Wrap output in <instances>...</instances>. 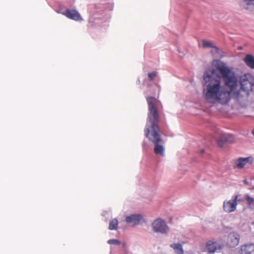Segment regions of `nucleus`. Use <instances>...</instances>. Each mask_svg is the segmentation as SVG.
I'll use <instances>...</instances> for the list:
<instances>
[{
	"label": "nucleus",
	"mask_w": 254,
	"mask_h": 254,
	"mask_svg": "<svg viewBox=\"0 0 254 254\" xmlns=\"http://www.w3.org/2000/svg\"><path fill=\"white\" fill-rule=\"evenodd\" d=\"M203 93L208 102L225 105L231 99V92L222 85L221 78L215 69L209 67L203 73Z\"/></svg>",
	"instance_id": "f257e3e1"
},
{
	"label": "nucleus",
	"mask_w": 254,
	"mask_h": 254,
	"mask_svg": "<svg viewBox=\"0 0 254 254\" xmlns=\"http://www.w3.org/2000/svg\"><path fill=\"white\" fill-rule=\"evenodd\" d=\"M146 99L148 104V113L144 129L145 135L154 144V153L157 155L164 156L165 148L163 145L159 144L162 139L159 133V114L156 106L157 99L152 96L147 97Z\"/></svg>",
	"instance_id": "f03ea898"
},
{
	"label": "nucleus",
	"mask_w": 254,
	"mask_h": 254,
	"mask_svg": "<svg viewBox=\"0 0 254 254\" xmlns=\"http://www.w3.org/2000/svg\"><path fill=\"white\" fill-rule=\"evenodd\" d=\"M212 67L220 76L221 80L222 79L225 86L230 89L231 95L232 92L235 91L238 86L239 78L237 73L220 60L214 63Z\"/></svg>",
	"instance_id": "7ed1b4c3"
},
{
	"label": "nucleus",
	"mask_w": 254,
	"mask_h": 254,
	"mask_svg": "<svg viewBox=\"0 0 254 254\" xmlns=\"http://www.w3.org/2000/svg\"><path fill=\"white\" fill-rule=\"evenodd\" d=\"M113 9L111 2L106 4H96L90 11V16L89 22L93 26H100L107 25L110 18V12Z\"/></svg>",
	"instance_id": "20e7f679"
},
{
	"label": "nucleus",
	"mask_w": 254,
	"mask_h": 254,
	"mask_svg": "<svg viewBox=\"0 0 254 254\" xmlns=\"http://www.w3.org/2000/svg\"><path fill=\"white\" fill-rule=\"evenodd\" d=\"M241 88L237 92V96H248L250 91H254V78H248L246 76H241L240 79Z\"/></svg>",
	"instance_id": "39448f33"
},
{
	"label": "nucleus",
	"mask_w": 254,
	"mask_h": 254,
	"mask_svg": "<svg viewBox=\"0 0 254 254\" xmlns=\"http://www.w3.org/2000/svg\"><path fill=\"white\" fill-rule=\"evenodd\" d=\"M152 227L154 232L161 234H167L170 229L165 221L160 218L152 222Z\"/></svg>",
	"instance_id": "423d86ee"
},
{
	"label": "nucleus",
	"mask_w": 254,
	"mask_h": 254,
	"mask_svg": "<svg viewBox=\"0 0 254 254\" xmlns=\"http://www.w3.org/2000/svg\"><path fill=\"white\" fill-rule=\"evenodd\" d=\"M238 196L234 195L231 199L228 201H224L223 202L224 210L227 213H231L234 211L238 205Z\"/></svg>",
	"instance_id": "0eeeda50"
},
{
	"label": "nucleus",
	"mask_w": 254,
	"mask_h": 254,
	"mask_svg": "<svg viewBox=\"0 0 254 254\" xmlns=\"http://www.w3.org/2000/svg\"><path fill=\"white\" fill-rule=\"evenodd\" d=\"M64 16L68 19L75 21L83 20L81 15L75 8H66L65 9V12L64 13Z\"/></svg>",
	"instance_id": "6e6552de"
},
{
	"label": "nucleus",
	"mask_w": 254,
	"mask_h": 254,
	"mask_svg": "<svg viewBox=\"0 0 254 254\" xmlns=\"http://www.w3.org/2000/svg\"><path fill=\"white\" fill-rule=\"evenodd\" d=\"M143 220V216L139 214H131L127 216L126 218V222L131 224L133 226L138 225Z\"/></svg>",
	"instance_id": "1a4fd4ad"
},
{
	"label": "nucleus",
	"mask_w": 254,
	"mask_h": 254,
	"mask_svg": "<svg viewBox=\"0 0 254 254\" xmlns=\"http://www.w3.org/2000/svg\"><path fill=\"white\" fill-rule=\"evenodd\" d=\"M235 140V137L231 134L222 133L220 138L217 140V144L219 147H222L227 143H232Z\"/></svg>",
	"instance_id": "9d476101"
},
{
	"label": "nucleus",
	"mask_w": 254,
	"mask_h": 254,
	"mask_svg": "<svg viewBox=\"0 0 254 254\" xmlns=\"http://www.w3.org/2000/svg\"><path fill=\"white\" fill-rule=\"evenodd\" d=\"M240 236L237 232H231L228 236L227 244L230 247L237 246L240 241Z\"/></svg>",
	"instance_id": "9b49d317"
},
{
	"label": "nucleus",
	"mask_w": 254,
	"mask_h": 254,
	"mask_svg": "<svg viewBox=\"0 0 254 254\" xmlns=\"http://www.w3.org/2000/svg\"><path fill=\"white\" fill-rule=\"evenodd\" d=\"M253 162V158L252 157L240 158L237 161V167L238 168H243L247 163H249L252 164Z\"/></svg>",
	"instance_id": "f8f14e48"
},
{
	"label": "nucleus",
	"mask_w": 254,
	"mask_h": 254,
	"mask_svg": "<svg viewBox=\"0 0 254 254\" xmlns=\"http://www.w3.org/2000/svg\"><path fill=\"white\" fill-rule=\"evenodd\" d=\"M254 253V244H246L241 247V254H253Z\"/></svg>",
	"instance_id": "ddd939ff"
},
{
	"label": "nucleus",
	"mask_w": 254,
	"mask_h": 254,
	"mask_svg": "<svg viewBox=\"0 0 254 254\" xmlns=\"http://www.w3.org/2000/svg\"><path fill=\"white\" fill-rule=\"evenodd\" d=\"M244 61L245 64L250 68L254 69V56L251 54H247Z\"/></svg>",
	"instance_id": "4468645a"
},
{
	"label": "nucleus",
	"mask_w": 254,
	"mask_h": 254,
	"mask_svg": "<svg viewBox=\"0 0 254 254\" xmlns=\"http://www.w3.org/2000/svg\"><path fill=\"white\" fill-rule=\"evenodd\" d=\"M218 243L216 242L209 241H208L206 246V248L208 252L213 254L217 249Z\"/></svg>",
	"instance_id": "2eb2a0df"
},
{
	"label": "nucleus",
	"mask_w": 254,
	"mask_h": 254,
	"mask_svg": "<svg viewBox=\"0 0 254 254\" xmlns=\"http://www.w3.org/2000/svg\"><path fill=\"white\" fill-rule=\"evenodd\" d=\"M170 247L174 250L176 254H184L183 246L181 244L179 243L172 244L170 245Z\"/></svg>",
	"instance_id": "dca6fc26"
},
{
	"label": "nucleus",
	"mask_w": 254,
	"mask_h": 254,
	"mask_svg": "<svg viewBox=\"0 0 254 254\" xmlns=\"http://www.w3.org/2000/svg\"><path fill=\"white\" fill-rule=\"evenodd\" d=\"M202 47L204 48H211L214 49V50L215 53H218L219 52V48L215 46L213 43H212L210 41H207L206 40H203L202 41Z\"/></svg>",
	"instance_id": "f3484780"
},
{
	"label": "nucleus",
	"mask_w": 254,
	"mask_h": 254,
	"mask_svg": "<svg viewBox=\"0 0 254 254\" xmlns=\"http://www.w3.org/2000/svg\"><path fill=\"white\" fill-rule=\"evenodd\" d=\"M118 220L116 218L112 219L109 221V229L110 230H116L118 228Z\"/></svg>",
	"instance_id": "a211bd4d"
},
{
	"label": "nucleus",
	"mask_w": 254,
	"mask_h": 254,
	"mask_svg": "<svg viewBox=\"0 0 254 254\" xmlns=\"http://www.w3.org/2000/svg\"><path fill=\"white\" fill-rule=\"evenodd\" d=\"M110 245H119L121 244V242L116 239H110L107 242Z\"/></svg>",
	"instance_id": "6ab92c4d"
},
{
	"label": "nucleus",
	"mask_w": 254,
	"mask_h": 254,
	"mask_svg": "<svg viewBox=\"0 0 254 254\" xmlns=\"http://www.w3.org/2000/svg\"><path fill=\"white\" fill-rule=\"evenodd\" d=\"M245 199L249 205H251L254 203V198L251 197L249 195L247 194L245 196Z\"/></svg>",
	"instance_id": "aec40b11"
},
{
	"label": "nucleus",
	"mask_w": 254,
	"mask_h": 254,
	"mask_svg": "<svg viewBox=\"0 0 254 254\" xmlns=\"http://www.w3.org/2000/svg\"><path fill=\"white\" fill-rule=\"evenodd\" d=\"M157 72L156 71H153L149 72L148 74V78L149 81H152L154 77L156 76Z\"/></svg>",
	"instance_id": "412c9836"
},
{
	"label": "nucleus",
	"mask_w": 254,
	"mask_h": 254,
	"mask_svg": "<svg viewBox=\"0 0 254 254\" xmlns=\"http://www.w3.org/2000/svg\"><path fill=\"white\" fill-rule=\"evenodd\" d=\"M65 12V10H64L63 8L60 7L57 10V12L58 13H61L64 15V13Z\"/></svg>",
	"instance_id": "4be33fe9"
},
{
	"label": "nucleus",
	"mask_w": 254,
	"mask_h": 254,
	"mask_svg": "<svg viewBox=\"0 0 254 254\" xmlns=\"http://www.w3.org/2000/svg\"><path fill=\"white\" fill-rule=\"evenodd\" d=\"M142 148L143 149H146V145L144 142L142 144Z\"/></svg>",
	"instance_id": "5701e85b"
},
{
	"label": "nucleus",
	"mask_w": 254,
	"mask_h": 254,
	"mask_svg": "<svg viewBox=\"0 0 254 254\" xmlns=\"http://www.w3.org/2000/svg\"><path fill=\"white\" fill-rule=\"evenodd\" d=\"M249 4H252L254 6V0H252Z\"/></svg>",
	"instance_id": "b1692460"
},
{
	"label": "nucleus",
	"mask_w": 254,
	"mask_h": 254,
	"mask_svg": "<svg viewBox=\"0 0 254 254\" xmlns=\"http://www.w3.org/2000/svg\"><path fill=\"white\" fill-rule=\"evenodd\" d=\"M244 182L246 185H248L249 184V182H248V180L247 179L244 180Z\"/></svg>",
	"instance_id": "393cba45"
},
{
	"label": "nucleus",
	"mask_w": 254,
	"mask_h": 254,
	"mask_svg": "<svg viewBox=\"0 0 254 254\" xmlns=\"http://www.w3.org/2000/svg\"><path fill=\"white\" fill-rule=\"evenodd\" d=\"M252 0H245V1H247L248 3L251 1Z\"/></svg>",
	"instance_id": "a878e982"
},
{
	"label": "nucleus",
	"mask_w": 254,
	"mask_h": 254,
	"mask_svg": "<svg viewBox=\"0 0 254 254\" xmlns=\"http://www.w3.org/2000/svg\"><path fill=\"white\" fill-rule=\"evenodd\" d=\"M204 152V149H202V150H201L200 153H201V154H202Z\"/></svg>",
	"instance_id": "bb28decb"
}]
</instances>
